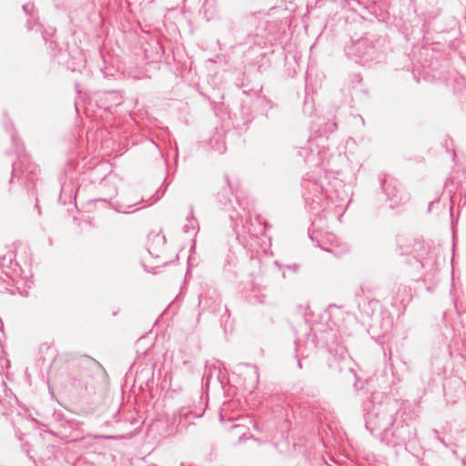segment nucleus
Wrapping results in <instances>:
<instances>
[{
    "mask_svg": "<svg viewBox=\"0 0 466 466\" xmlns=\"http://www.w3.org/2000/svg\"><path fill=\"white\" fill-rule=\"evenodd\" d=\"M343 251H346V248H342L341 249V252ZM336 255H339L340 253V251H333Z\"/></svg>",
    "mask_w": 466,
    "mask_h": 466,
    "instance_id": "obj_2",
    "label": "nucleus"
},
{
    "mask_svg": "<svg viewBox=\"0 0 466 466\" xmlns=\"http://www.w3.org/2000/svg\"><path fill=\"white\" fill-rule=\"evenodd\" d=\"M198 228V221L193 214V207L190 206L188 209V216L187 217V223L183 226V231L188 233L195 231Z\"/></svg>",
    "mask_w": 466,
    "mask_h": 466,
    "instance_id": "obj_1",
    "label": "nucleus"
}]
</instances>
